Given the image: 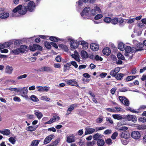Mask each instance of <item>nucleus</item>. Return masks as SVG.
Listing matches in <instances>:
<instances>
[{
    "label": "nucleus",
    "mask_w": 146,
    "mask_h": 146,
    "mask_svg": "<svg viewBox=\"0 0 146 146\" xmlns=\"http://www.w3.org/2000/svg\"><path fill=\"white\" fill-rule=\"evenodd\" d=\"M117 74L114 70L111 71L110 72V75L112 76L115 77L116 76Z\"/></svg>",
    "instance_id": "3c124183"
},
{
    "label": "nucleus",
    "mask_w": 146,
    "mask_h": 146,
    "mask_svg": "<svg viewBox=\"0 0 146 146\" xmlns=\"http://www.w3.org/2000/svg\"><path fill=\"white\" fill-rule=\"evenodd\" d=\"M16 137H11L9 139V141L13 144H15L16 142Z\"/></svg>",
    "instance_id": "c9c22d12"
},
{
    "label": "nucleus",
    "mask_w": 146,
    "mask_h": 146,
    "mask_svg": "<svg viewBox=\"0 0 146 146\" xmlns=\"http://www.w3.org/2000/svg\"><path fill=\"white\" fill-rule=\"evenodd\" d=\"M95 143L96 142L94 141H93L91 142H88L87 143V145L88 146H93Z\"/></svg>",
    "instance_id": "5fc2aeb1"
},
{
    "label": "nucleus",
    "mask_w": 146,
    "mask_h": 146,
    "mask_svg": "<svg viewBox=\"0 0 146 146\" xmlns=\"http://www.w3.org/2000/svg\"><path fill=\"white\" fill-rule=\"evenodd\" d=\"M104 20L106 23H109L111 21V19L110 17H106L104 19Z\"/></svg>",
    "instance_id": "603ef678"
},
{
    "label": "nucleus",
    "mask_w": 146,
    "mask_h": 146,
    "mask_svg": "<svg viewBox=\"0 0 146 146\" xmlns=\"http://www.w3.org/2000/svg\"><path fill=\"white\" fill-rule=\"evenodd\" d=\"M90 48L93 51H96L99 49V45L97 44L92 43L90 45Z\"/></svg>",
    "instance_id": "4468645a"
},
{
    "label": "nucleus",
    "mask_w": 146,
    "mask_h": 146,
    "mask_svg": "<svg viewBox=\"0 0 146 146\" xmlns=\"http://www.w3.org/2000/svg\"><path fill=\"white\" fill-rule=\"evenodd\" d=\"M35 114L38 119H40L43 116V114L38 110H35L34 111Z\"/></svg>",
    "instance_id": "aec40b11"
},
{
    "label": "nucleus",
    "mask_w": 146,
    "mask_h": 146,
    "mask_svg": "<svg viewBox=\"0 0 146 146\" xmlns=\"http://www.w3.org/2000/svg\"><path fill=\"white\" fill-rule=\"evenodd\" d=\"M35 126H30L27 127V130L30 131H33L36 130Z\"/></svg>",
    "instance_id": "58836bf2"
},
{
    "label": "nucleus",
    "mask_w": 146,
    "mask_h": 146,
    "mask_svg": "<svg viewBox=\"0 0 146 146\" xmlns=\"http://www.w3.org/2000/svg\"><path fill=\"white\" fill-rule=\"evenodd\" d=\"M13 70V68L12 66L7 65L6 67L5 72L6 73L11 74L12 73Z\"/></svg>",
    "instance_id": "2eb2a0df"
},
{
    "label": "nucleus",
    "mask_w": 146,
    "mask_h": 146,
    "mask_svg": "<svg viewBox=\"0 0 146 146\" xmlns=\"http://www.w3.org/2000/svg\"><path fill=\"white\" fill-rule=\"evenodd\" d=\"M130 136V134L127 132H123L121 133V136L125 139H128Z\"/></svg>",
    "instance_id": "a211bd4d"
},
{
    "label": "nucleus",
    "mask_w": 146,
    "mask_h": 146,
    "mask_svg": "<svg viewBox=\"0 0 146 146\" xmlns=\"http://www.w3.org/2000/svg\"><path fill=\"white\" fill-rule=\"evenodd\" d=\"M112 131L111 130L107 129L104 132V133L106 135L110 134L111 133Z\"/></svg>",
    "instance_id": "774afa93"
},
{
    "label": "nucleus",
    "mask_w": 146,
    "mask_h": 146,
    "mask_svg": "<svg viewBox=\"0 0 146 146\" xmlns=\"http://www.w3.org/2000/svg\"><path fill=\"white\" fill-rule=\"evenodd\" d=\"M21 94L22 96L27 99L28 96L27 94L28 92L27 88V87H24L22 89L21 88L20 90Z\"/></svg>",
    "instance_id": "6e6552de"
},
{
    "label": "nucleus",
    "mask_w": 146,
    "mask_h": 146,
    "mask_svg": "<svg viewBox=\"0 0 146 146\" xmlns=\"http://www.w3.org/2000/svg\"><path fill=\"white\" fill-rule=\"evenodd\" d=\"M66 83L69 85L75 86L76 87L79 86L77 82L74 79L67 80L66 81Z\"/></svg>",
    "instance_id": "ddd939ff"
},
{
    "label": "nucleus",
    "mask_w": 146,
    "mask_h": 146,
    "mask_svg": "<svg viewBox=\"0 0 146 146\" xmlns=\"http://www.w3.org/2000/svg\"><path fill=\"white\" fill-rule=\"evenodd\" d=\"M135 21L134 18L130 19H129L127 21V23L129 24H131L133 23Z\"/></svg>",
    "instance_id": "e2e57ef3"
},
{
    "label": "nucleus",
    "mask_w": 146,
    "mask_h": 146,
    "mask_svg": "<svg viewBox=\"0 0 146 146\" xmlns=\"http://www.w3.org/2000/svg\"><path fill=\"white\" fill-rule=\"evenodd\" d=\"M103 120V118H101L100 117L96 119V122L98 123H101Z\"/></svg>",
    "instance_id": "338daca9"
},
{
    "label": "nucleus",
    "mask_w": 146,
    "mask_h": 146,
    "mask_svg": "<svg viewBox=\"0 0 146 146\" xmlns=\"http://www.w3.org/2000/svg\"><path fill=\"white\" fill-rule=\"evenodd\" d=\"M54 137V135L51 134L47 136L44 141V143L46 144L49 143L51 140Z\"/></svg>",
    "instance_id": "f8f14e48"
},
{
    "label": "nucleus",
    "mask_w": 146,
    "mask_h": 146,
    "mask_svg": "<svg viewBox=\"0 0 146 146\" xmlns=\"http://www.w3.org/2000/svg\"><path fill=\"white\" fill-rule=\"evenodd\" d=\"M119 100L124 105L126 106H128L129 104V102L128 100L125 97L122 96L119 97Z\"/></svg>",
    "instance_id": "20e7f679"
},
{
    "label": "nucleus",
    "mask_w": 146,
    "mask_h": 146,
    "mask_svg": "<svg viewBox=\"0 0 146 146\" xmlns=\"http://www.w3.org/2000/svg\"><path fill=\"white\" fill-rule=\"evenodd\" d=\"M50 40L53 42H57L58 40V38L56 36H51L49 38Z\"/></svg>",
    "instance_id": "72a5a7b5"
},
{
    "label": "nucleus",
    "mask_w": 146,
    "mask_h": 146,
    "mask_svg": "<svg viewBox=\"0 0 146 146\" xmlns=\"http://www.w3.org/2000/svg\"><path fill=\"white\" fill-rule=\"evenodd\" d=\"M45 71L48 72H52L53 70L50 67L45 66Z\"/></svg>",
    "instance_id": "a18cd8bd"
},
{
    "label": "nucleus",
    "mask_w": 146,
    "mask_h": 146,
    "mask_svg": "<svg viewBox=\"0 0 146 146\" xmlns=\"http://www.w3.org/2000/svg\"><path fill=\"white\" fill-rule=\"evenodd\" d=\"M7 48L10 47L11 46V45L14 44V41H11L8 42H6L5 43Z\"/></svg>",
    "instance_id": "79ce46f5"
},
{
    "label": "nucleus",
    "mask_w": 146,
    "mask_h": 146,
    "mask_svg": "<svg viewBox=\"0 0 146 146\" xmlns=\"http://www.w3.org/2000/svg\"><path fill=\"white\" fill-rule=\"evenodd\" d=\"M44 45L45 47L47 49H49L51 48V44L48 42L46 41L44 42Z\"/></svg>",
    "instance_id": "c03bdc74"
},
{
    "label": "nucleus",
    "mask_w": 146,
    "mask_h": 146,
    "mask_svg": "<svg viewBox=\"0 0 146 146\" xmlns=\"http://www.w3.org/2000/svg\"><path fill=\"white\" fill-rule=\"evenodd\" d=\"M126 110H129L131 112L135 113H139V111L137 110H135L133 108H131V107H128L126 108Z\"/></svg>",
    "instance_id": "e433bc0d"
},
{
    "label": "nucleus",
    "mask_w": 146,
    "mask_h": 146,
    "mask_svg": "<svg viewBox=\"0 0 146 146\" xmlns=\"http://www.w3.org/2000/svg\"><path fill=\"white\" fill-rule=\"evenodd\" d=\"M78 43L82 46L84 48H88V43L84 40L78 41Z\"/></svg>",
    "instance_id": "f3484780"
},
{
    "label": "nucleus",
    "mask_w": 146,
    "mask_h": 146,
    "mask_svg": "<svg viewBox=\"0 0 146 146\" xmlns=\"http://www.w3.org/2000/svg\"><path fill=\"white\" fill-rule=\"evenodd\" d=\"M21 41L19 40H16L14 41V44L15 45H19L21 43Z\"/></svg>",
    "instance_id": "052dcab7"
},
{
    "label": "nucleus",
    "mask_w": 146,
    "mask_h": 146,
    "mask_svg": "<svg viewBox=\"0 0 146 146\" xmlns=\"http://www.w3.org/2000/svg\"><path fill=\"white\" fill-rule=\"evenodd\" d=\"M124 75L125 74H123L119 73L116 75L115 76V78L118 80H120L122 79Z\"/></svg>",
    "instance_id": "bb28decb"
},
{
    "label": "nucleus",
    "mask_w": 146,
    "mask_h": 146,
    "mask_svg": "<svg viewBox=\"0 0 146 146\" xmlns=\"http://www.w3.org/2000/svg\"><path fill=\"white\" fill-rule=\"evenodd\" d=\"M117 135L118 133L116 132H115L111 136V138L113 139H116Z\"/></svg>",
    "instance_id": "864d4df0"
},
{
    "label": "nucleus",
    "mask_w": 146,
    "mask_h": 146,
    "mask_svg": "<svg viewBox=\"0 0 146 146\" xmlns=\"http://www.w3.org/2000/svg\"><path fill=\"white\" fill-rule=\"evenodd\" d=\"M79 44L78 41H75L74 40H72L70 41V46L71 48H73L75 49L77 48L78 47Z\"/></svg>",
    "instance_id": "9d476101"
},
{
    "label": "nucleus",
    "mask_w": 146,
    "mask_h": 146,
    "mask_svg": "<svg viewBox=\"0 0 146 146\" xmlns=\"http://www.w3.org/2000/svg\"><path fill=\"white\" fill-rule=\"evenodd\" d=\"M94 60L96 61H102L103 58L98 55H95Z\"/></svg>",
    "instance_id": "49530a36"
},
{
    "label": "nucleus",
    "mask_w": 146,
    "mask_h": 146,
    "mask_svg": "<svg viewBox=\"0 0 146 146\" xmlns=\"http://www.w3.org/2000/svg\"><path fill=\"white\" fill-rule=\"evenodd\" d=\"M95 131V129L92 128H86L85 132V135L90 134L93 133Z\"/></svg>",
    "instance_id": "dca6fc26"
},
{
    "label": "nucleus",
    "mask_w": 146,
    "mask_h": 146,
    "mask_svg": "<svg viewBox=\"0 0 146 146\" xmlns=\"http://www.w3.org/2000/svg\"><path fill=\"white\" fill-rule=\"evenodd\" d=\"M131 137L135 139H139L141 137L140 132L138 131H133L131 134Z\"/></svg>",
    "instance_id": "9b49d317"
},
{
    "label": "nucleus",
    "mask_w": 146,
    "mask_h": 146,
    "mask_svg": "<svg viewBox=\"0 0 146 146\" xmlns=\"http://www.w3.org/2000/svg\"><path fill=\"white\" fill-rule=\"evenodd\" d=\"M67 142L68 143H71L75 141L74 136L71 135L68 136L67 138Z\"/></svg>",
    "instance_id": "393cba45"
},
{
    "label": "nucleus",
    "mask_w": 146,
    "mask_h": 146,
    "mask_svg": "<svg viewBox=\"0 0 146 146\" xmlns=\"http://www.w3.org/2000/svg\"><path fill=\"white\" fill-rule=\"evenodd\" d=\"M9 13L3 12L0 14V18L1 19H5L9 17Z\"/></svg>",
    "instance_id": "5701e85b"
},
{
    "label": "nucleus",
    "mask_w": 146,
    "mask_h": 146,
    "mask_svg": "<svg viewBox=\"0 0 146 146\" xmlns=\"http://www.w3.org/2000/svg\"><path fill=\"white\" fill-rule=\"evenodd\" d=\"M78 106L79 104L77 103H75L70 105L67 110L66 115H68L70 114L74 108L78 107Z\"/></svg>",
    "instance_id": "423d86ee"
},
{
    "label": "nucleus",
    "mask_w": 146,
    "mask_h": 146,
    "mask_svg": "<svg viewBox=\"0 0 146 146\" xmlns=\"http://www.w3.org/2000/svg\"><path fill=\"white\" fill-rule=\"evenodd\" d=\"M35 5L34 2L30 1L28 3L27 7L19 5L13 9V12L15 13L18 12L19 14L23 15L26 14L27 9L30 12L33 11L35 9Z\"/></svg>",
    "instance_id": "f257e3e1"
},
{
    "label": "nucleus",
    "mask_w": 146,
    "mask_h": 146,
    "mask_svg": "<svg viewBox=\"0 0 146 146\" xmlns=\"http://www.w3.org/2000/svg\"><path fill=\"white\" fill-rule=\"evenodd\" d=\"M92 16H94L96 14L102 13V11L100 7L97 5H95L93 9L90 10Z\"/></svg>",
    "instance_id": "7ed1b4c3"
},
{
    "label": "nucleus",
    "mask_w": 146,
    "mask_h": 146,
    "mask_svg": "<svg viewBox=\"0 0 146 146\" xmlns=\"http://www.w3.org/2000/svg\"><path fill=\"white\" fill-rule=\"evenodd\" d=\"M112 117L115 119H117L118 120H121L123 118L122 116L119 114H113L112 115Z\"/></svg>",
    "instance_id": "cd10ccee"
},
{
    "label": "nucleus",
    "mask_w": 146,
    "mask_h": 146,
    "mask_svg": "<svg viewBox=\"0 0 146 146\" xmlns=\"http://www.w3.org/2000/svg\"><path fill=\"white\" fill-rule=\"evenodd\" d=\"M136 78V76H128L126 78V80L127 82L129 81L133 80Z\"/></svg>",
    "instance_id": "f704fd0d"
},
{
    "label": "nucleus",
    "mask_w": 146,
    "mask_h": 146,
    "mask_svg": "<svg viewBox=\"0 0 146 146\" xmlns=\"http://www.w3.org/2000/svg\"><path fill=\"white\" fill-rule=\"evenodd\" d=\"M125 56H129V53L130 52L133 53L134 52V50L129 46H127L125 47Z\"/></svg>",
    "instance_id": "1a4fd4ad"
},
{
    "label": "nucleus",
    "mask_w": 146,
    "mask_h": 146,
    "mask_svg": "<svg viewBox=\"0 0 146 146\" xmlns=\"http://www.w3.org/2000/svg\"><path fill=\"white\" fill-rule=\"evenodd\" d=\"M71 65H72L74 66L75 68H77L78 66L76 62L74 61H72L71 62Z\"/></svg>",
    "instance_id": "bf43d9fd"
},
{
    "label": "nucleus",
    "mask_w": 146,
    "mask_h": 146,
    "mask_svg": "<svg viewBox=\"0 0 146 146\" xmlns=\"http://www.w3.org/2000/svg\"><path fill=\"white\" fill-rule=\"evenodd\" d=\"M27 74H24L23 75H21L17 77V78L18 79H21L22 78H25L27 77Z\"/></svg>",
    "instance_id": "4d7b16f0"
},
{
    "label": "nucleus",
    "mask_w": 146,
    "mask_h": 146,
    "mask_svg": "<svg viewBox=\"0 0 146 146\" xmlns=\"http://www.w3.org/2000/svg\"><path fill=\"white\" fill-rule=\"evenodd\" d=\"M90 7H87L85 8L80 13L81 16L83 19H91L92 15L91 14Z\"/></svg>",
    "instance_id": "f03ea898"
},
{
    "label": "nucleus",
    "mask_w": 146,
    "mask_h": 146,
    "mask_svg": "<svg viewBox=\"0 0 146 146\" xmlns=\"http://www.w3.org/2000/svg\"><path fill=\"white\" fill-rule=\"evenodd\" d=\"M101 137V135L99 133H97L93 135L94 139L95 140H97Z\"/></svg>",
    "instance_id": "473e14b6"
},
{
    "label": "nucleus",
    "mask_w": 146,
    "mask_h": 146,
    "mask_svg": "<svg viewBox=\"0 0 146 146\" xmlns=\"http://www.w3.org/2000/svg\"><path fill=\"white\" fill-rule=\"evenodd\" d=\"M40 141L39 140H35L32 141L31 146H37Z\"/></svg>",
    "instance_id": "a878e982"
},
{
    "label": "nucleus",
    "mask_w": 146,
    "mask_h": 146,
    "mask_svg": "<svg viewBox=\"0 0 146 146\" xmlns=\"http://www.w3.org/2000/svg\"><path fill=\"white\" fill-rule=\"evenodd\" d=\"M12 52L15 55L18 54L19 53L22 52L24 53V51H22L21 49L17 48L15 50H12Z\"/></svg>",
    "instance_id": "b1692460"
},
{
    "label": "nucleus",
    "mask_w": 146,
    "mask_h": 146,
    "mask_svg": "<svg viewBox=\"0 0 146 146\" xmlns=\"http://www.w3.org/2000/svg\"><path fill=\"white\" fill-rule=\"evenodd\" d=\"M126 119L128 121H132L133 122H135L137 121V118L136 116L131 115H127L125 117Z\"/></svg>",
    "instance_id": "39448f33"
},
{
    "label": "nucleus",
    "mask_w": 146,
    "mask_h": 146,
    "mask_svg": "<svg viewBox=\"0 0 146 146\" xmlns=\"http://www.w3.org/2000/svg\"><path fill=\"white\" fill-rule=\"evenodd\" d=\"M102 52L104 54L108 56L110 53L111 50L109 48L107 47L103 50Z\"/></svg>",
    "instance_id": "6ab92c4d"
},
{
    "label": "nucleus",
    "mask_w": 146,
    "mask_h": 146,
    "mask_svg": "<svg viewBox=\"0 0 146 146\" xmlns=\"http://www.w3.org/2000/svg\"><path fill=\"white\" fill-rule=\"evenodd\" d=\"M34 47L35 48L36 50H39L41 51L42 50V47L39 45L36 44H34Z\"/></svg>",
    "instance_id": "de8ad7c7"
},
{
    "label": "nucleus",
    "mask_w": 146,
    "mask_h": 146,
    "mask_svg": "<svg viewBox=\"0 0 146 146\" xmlns=\"http://www.w3.org/2000/svg\"><path fill=\"white\" fill-rule=\"evenodd\" d=\"M111 23L114 24H116L118 22V19L117 18H114L112 19H111Z\"/></svg>",
    "instance_id": "8fccbe9b"
},
{
    "label": "nucleus",
    "mask_w": 146,
    "mask_h": 146,
    "mask_svg": "<svg viewBox=\"0 0 146 146\" xmlns=\"http://www.w3.org/2000/svg\"><path fill=\"white\" fill-rule=\"evenodd\" d=\"M118 48L120 50L123 51L125 50V45L123 42H120L118 44Z\"/></svg>",
    "instance_id": "412c9836"
},
{
    "label": "nucleus",
    "mask_w": 146,
    "mask_h": 146,
    "mask_svg": "<svg viewBox=\"0 0 146 146\" xmlns=\"http://www.w3.org/2000/svg\"><path fill=\"white\" fill-rule=\"evenodd\" d=\"M31 100L33 102H36L38 101L37 98L34 95H32L31 97Z\"/></svg>",
    "instance_id": "a19ab883"
},
{
    "label": "nucleus",
    "mask_w": 146,
    "mask_h": 146,
    "mask_svg": "<svg viewBox=\"0 0 146 146\" xmlns=\"http://www.w3.org/2000/svg\"><path fill=\"white\" fill-rule=\"evenodd\" d=\"M105 143L104 141L102 139H99L98 140L97 144L98 146H103Z\"/></svg>",
    "instance_id": "c85d7f7f"
},
{
    "label": "nucleus",
    "mask_w": 146,
    "mask_h": 146,
    "mask_svg": "<svg viewBox=\"0 0 146 146\" xmlns=\"http://www.w3.org/2000/svg\"><path fill=\"white\" fill-rule=\"evenodd\" d=\"M94 19L95 20H99L102 18L103 17V15L100 13H98L95 15Z\"/></svg>",
    "instance_id": "2f4dec72"
},
{
    "label": "nucleus",
    "mask_w": 146,
    "mask_h": 146,
    "mask_svg": "<svg viewBox=\"0 0 146 146\" xmlns=\"http://www.w3.org/2000/svg\"><path fill=\"white\" fill-rule=\"evenodd\" d=\"M106 142L108 145H111L112 144V140L110 139H108L106 140Z\"/></svg>",
    "instance_id": "680f3d73"
},
{
    "label": "nucleus",
    "mask_w": 146,
    "mask_h": 146,
    "mask_svg": "<svg viewBox=\"0 0 146 146\" xmlns=\"http://www.w3.org/2000/svg\"><path fill=\"white\" fill-rule=\"evenodd\" d=\"M139 120L142 122H145L146 121V118L143 117H142L139 119Z\"/></svg>",
    "instance_id": "13d9d810"
},
{
    "label": "nucleus",
    "mask_w": 146,
    "mask_h": 146,
    "mask_svg": "<svg viewBox=\"0 0 146 146\" xmlns=\"http://www.w3.org/2000/svg\"><path fill=\"white\" fill-rule=\"evenodd\" d=\"M60 117L57 115L53 116L49 121L45 122V124H50L51 123L57 121L60 119Z\"/></svg>",
    "instance_id": "0eeeda50"
},
{
    "label": "nucleus",
    "mask_w": 146,
    "mask_h": 146,
    "mask_svg": "<svg viewBox=\"0 0 146 146\" xmlns=\"http://www.w3.org/2000/svg\"><path fill=\"white\" fill-rule=\"evenodd\" d=\"M81 56L83 59H86L88 57L87 52L84 50H82L81 51Z\"/></svg>",
    "instance_id": "4be33fe9"
},
{
    "label": "nucleus",
    "mask_w": 146,
    "mask_h": 146,
    "mask_svg": "<svg viewBox=\"0 0 146 146\" xmlns=\"http://www.w3.org/2000/svg\"><path fill=\"white\" fill-rule=\"evenodd\" d=\"M13 100L14 101L18 102H20L21 101L20 98L17 96H15L13 98Z\"/></svg>",
    "instance_id": "69168bd1"
},
{
    "label": "nucleus",
    "mask_w": 146,
    "mask_h": 146,
    "mask_svg": "<svg viewBox=\"0 0 146 146\" xmlns=\"http://www.w3.org/2000/svg\"><path fill=\"white\" fill-rule=\"evenodd\" d=\"M117 56L119 59L124 60L125 59V57L124 56L122 55L121 53H118Z\"/></svg>",
    "instance_id": "ea45409f"
},
{
    "label": "nucleus",
    "mask_w": 146,
    "mask_h": 146,
    "mask_svg": "<svg viewBox=\"0 0 146 146\" xmlns=\"http://www.w3.org/2000/svg\"><path fill=\"white\" fill-rule=\"evenodd\" d=\"M59 46L66 51H68V47L66 45H65L64 44H60L59 45Z\"/></svg>",
    "instance_id": "37998d69"
},
{
    "label": "nucleus",
    "mask_w": 146,
    "mask_h": 146,
    "mask_svg": "<svg viewBox=\"0 0 146 146\" xmlns=\"http://www.w3.org/2000/svg\"><path fill=\"white\" fill-rule=\"evenodd\" d=\"M10 131L9 129H5L3 130V134L4 135H8L10 134Z\"/></svg>",
    "instance_id": "4c0bfd02"
},
{
    "label": "nucleus",
    "mask_w": 146,
    "mask_h": 146,
    "mask_svg": "<svg viewBox=\"0 0 146 146\" xmlns=\"http://www.w3.org/2000/svg\"><path fill=\"white\" fill-rule=\"evenodd\" d=\"M72 57L75 60L77 61L78 62H80V56L78 55L75 54H72L71 55Z\"/></svg>",
    "instance_id": "c756f323"
},
{
    "label": "nucleus",
    "mask_w": 146,
    "mask_h": 146,
    "mask_svg": "<svg viewBox=\"0 0 146 146\" xmlns=\"http://www.w3.org/2000/svg\"><path fill=\"white\" fill-rule=\"evenodd\" d=\"M59 139H57L54 142L52 143L54 146H56L57 145L58 143H59Z\"/></svg>",
    "instance_id": "0e129e2a"
},
{
    "label": "nucleus",
    "mask_w": 146,
    "mask_h": 146,
    "mask_svg": "<svg viewBox=\"0 0 146 146\" xmlns=\"http://www.w3.org/2000/svg\"><path fill=\"white\" fill-rule=\"evenodd\" d=\"M106 121L109 122L111 124H113V123L112 119L110 117H106Z\"/></svg>",
    "instance_id": "6e6d98bb"
},
{
    "label": "nucleus",
    "mask_w": 146,
    "mask_h": 146,
    "mask_svg": "<svg viewBox=\"0 0 146 146\" xmlns=\"http://www.w3.org/2000/svg\"><path fill=\"white\" fill-rule=\"evenodd\" d=\"M136 127L137 129L139 130H142L146 129V126L144 125H137Z\"/></svg>",
    "instance_id": "7c9ffc66"
},
{
    "label": "nucleus",
    "mask_w": 146,
    "mask_h": 146,
    "mask_svg": "<svg viewBox=\"0 0 146 146\" xmlns=\"http://www.w3.org/2000/svg\"><path fill=\"white\" fill-rule=\"evenodd\" d=\"M20 49H21L22 51H24V52L25 51H26L27 50V46L25 45H22L20 46Z\"/></svg>",
    "instance_id": "09e8293b"
}]
</instances>
